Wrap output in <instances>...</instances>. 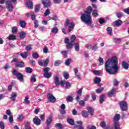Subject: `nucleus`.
I'll return each instance as SVG.
<instances>
[{"label":"nucleus","instance_id":"nucleus-45","mask_svg":"<svg viewBox=\"0 0 129 129\" xmlns=\"http://www.w3.org/2000/svg\"><path fill=\"white\" fill-rule=\"evenodd\" d=\"M67 100L69 102H72V101H73V97L72 96H69L67 97Z\"/></svg>","mask_w":129,"mask_h":129},{"label":"nucleus","instance_id":"nucleus-64","mask_svg":"<svg viewBox=\"0 0 129 129\" xmlns=\"http://www.w3.org/2000/svg\"><path fill=\"white\" fill-rule=\"evenodd\" d=\"M17 118L18 120H22L24 118V116L23 115H19Z\"/></svg>","mask_w":129,"mask_h":129},{"label":"nucleus","instance_id":"nucleus-5","mask_svg":"<svg viewBox=\"0 0 129 129\" xmlns=\"http://www.w3.org/2000/svg\"><path fill=\"white\" fill-rule=\"evenodd\" d=\"M6 5L7 6V9L9 12H13V10H14V6L12 5V2L10 1H7L5 2Z\"/></svg>","mask_w":129,"mask_h":129},{"label":"nucleus","instance_id":"nucleus-21","mask_svg":"<svg viewBox=\"0 0 129 129\" xmlns=\"http://www.w3.org/2000/svg\"><path fill=\"white\" fill-rule=\"evenodd\" d=\"M120 119V114H117L115 115L114 117V120H115V122H117L118 120Z\"/></svg>","mask_w":129,"mask_h":129},{"label":"nucleus","instance_id":"nucleus-13","mask_svg":"<svg viewBox=\"0 0 129 129\" xmlns=\"http://www.w3.org/2000/svg\"><path fill=\"white\" fill-rule=\"evenodd\" d=\"M84 13L91 15V13H92V7L91 6L88 7L87 8L86 11H84Z\"/></svg>","mask_w":129,"mask_h":129},{"label":"nucleus","instance_id":"nucleus-34","mask_svg":"<svg viewBox=\"0 0 129 129\" xmlns=\"http://www.w3.org/2000/svg\"><path fill=\"white\" fill-rule=\"evenodd\" d=\"M114 129H120V127L118 124V122H114Z\"/></svg>","mask_w":129,"mask_h":129},{"label":"nucleus","instance_id":"nucleus-22","mask_svg":"<svg viewBox=\"0 0 129 129\" xmlns=\"http://www.w3.org/2000/svg\"><path fill=\"white\" fill-rule=\"evenodd\" d=\"M19 25H20L21 28H23V29L26 28V21L21 20L19 22Z\"/></svg>","mask_w":129,"mask_h":129},{"label":"nucleus","instance_id":"nucleus-32","mask_svg":"<svg viewBox=\"0 0 129 129\" xmlns=\"http://www.w3.org/2000/svg\"><path fill=\"white\" fill-rule=\"evenodd\" d=\"M41 10V5H37L35 6V11L36 13H38Z\"/></svg>","mask_w":129,"mask_h":129},{"label":"nucleus","instance_id":"nucleus-49","mask_svg":"<svg viewBox=\"0 0 129 129\" xmlns=\"http://www.w3.org/2000/svg\"><path fill=\"white\" fill-rule=\"evenodd\" d=\"M113 83L114 86H117V85H118V84L119 83V82L116 79H114L113 81Z\"/></svg>","mask_w":129,"mask_h":129},{"label":"nucleus","instance_id":"nucleus-52","mask_svg":"<svg viewBox=\"0 0 129 129\" xmlns=\"http://www.w3.org/2000/svg\"><path fill=\"white\" fill-rule=\"evenodd\" d=\"M60 64H61V60H57L56 61H55V62H54V66H59V65H60Z\"/></svg>","mask_w":129,"mask_h":129},{"label":"nucleus","instance_id":"nucleus-54","mask_svg":"<svg viewBox=\"0 0 129 129\" xmlns=\"http://www.w3.org/2000/svg\"><path fill=\"white\" fill-rule=\"evenodd\" d=\"M25 70L27 73H32V69L31 68H26Z\"/></svg>","mask_w":129,"mask_h":129},{"label":"nucleus","instance_id":"nucleus-4","mask_svg":"<svg viewBox=\"0 0 129 129\" xmlns=\"http://www.w3.org/2000/svg\"><path fill=\"white\" fill-rule=\"evenodd\" d=\"M38 63L40 66L46 67V66H48V63H49V58H46L45 60L43 59L40 60Z\"/></svg>","mask_w":129,"mask_h":129},{"label":"nucleus","instance_id":"nucleus-14","mask_svg":"<svg viewBox=\"0 0 129 129\" xmlns=\"http://www.w3.org/2000/svg\"><path fill=\"white\" fill-rule=\"evenodd\" d=\"M16 66L19 68H23V67H25V64L23 61H19L16 63Z\"/></svg>","mask_w":129,"mask_h":129},{"label":"nucleus","instance_id":"nucleus-24","mask_svg":"<svg viewBox=\"0 0 129 129\" xmlns=\"http://www.w3.org/2000/svg\"><path fill=\"white\" fill-rule=\"evenodd\" d=\"M43 75L45 78H47V79L51 78V77H52V73H44Z\"/></svg>","mask_w":129,"mask_h":129},{"label":"nucleus","instance_id":"nucleus-35","mask_svg":"<svg viewBox=\"0 0 129 129\" xmlns=\"http://www.w3.org/2000/svg\"><path fill=\"white\" fill-rule=\"evenodd\" d=\"M113 42L116 43H120L121 42V38H114L113 39Z\"/></svg>","mask_w":129,"mask_h":129},{"label":"nucleus","instance_id":"nucleus-44","mask_svg":"<svg viewBox=\"0 0 129 129\" xmlns=\"http://www.w3.org/2000/svg\"><path fill=\"white\" fill-rule=\"evenodd\" d=\"M31 82H36V75H33L31 76Z\"/></svg>","mask_w":129,"mask_h":129},{"label":"nucleus","instance_id":"nucleus-62","mask_svg":"<svg viewBox=\"0 0 129 129\" xmlns=\"http://www.w3.org/2000/svg\"><path fill=\"white\" fill-rule=\"evenodd\" d=\"M79 104L81 106H84L85 105V103L84 102V101L81 100L79 101Z\"/></svg>","mask_w":129,"mask_h":129},{"label":"nucleus","instance_id":"nucleus-20","mask_svg":"<svg viewBox=\"0 0 129 129\" xmlns=\"http://www.w3.org/2000/svg\"><path fill=\"white\" fill-rule=\"evenodd\" d=\"M89 113H90V115L92 116L93 115V113L94 112V110H93V108L91 107H88L87 108Z\"/></svg>","mask_w":129,"mask_h":129},{"label":"nucleus","instance_id":"nucleus-59","mask_svg":"<svg viewBox=\"0 0 129 129\" xmlns=\"http://www.w3.org/2000/svg\"><path fill=\"white\" fill-rule=\"evenodd\" d=\"M0 127L1 129H5V123H4V122L0 121Z\"/></svg>","mask_w":129,"mask_h":129},{"label":"nucleus","instance_id":"nucleus-9","mask_svg":"<svg viewBox=\"0 0 129 129\" xmlns=\"http://www.w3.org/2000/svg\"><path fill=\"white\" fill-rule=\"evenodd\" d=\"M33 122L36 125H40L41 124V119L36 116L33 119Z\"/></svg>","mask_w":129,"mask_h":129},{"label":"nucleus","instance_id":"nucleus-31","mask_svg":"<svg viewBox=\"0 0 129 129\" xmlns=\"http://www.w3.org/2000/svg\"><path fill=\"white\" fill-rule=\"evenodd\" d=\"M101 81V79L100 78L96 77L94 79V82L95 84L99 83Z\"/></svg>","mask_w":129,"mask_h":129},{"label":"nucleus","instance_id":"nucleus-38","mask_svg":"<svg viewBox=\"0 0 129 129\" xmlns=\"http://www.w3.org/2000/svg\"><path fill=\"white\" fill-rule=\"evenodd\" d=\"M20 56L22 57L23 59H26L28 57V52H24V53H20Z\"/></svg>","mask_w":129,"mask_h":129},{"label":"nucleus","instance_id":"nucleus-43","mask_svg":"<svg viewBox=\"0 0 129 129\" xmlns=\"http://www.w3.org/2000/svg\"><path fill=\"white\" fill-rule=\"evenodd\" d=\"M70 87H71V83H70L69 82H67L66 83V88L67 89H69Z\"/></svg>","mask_w":129,"mask_h":129},{"label":"nucleus","instance_id":"nucleus-16","mask_svg":"<svg viewBox=\"0 0 129 129\" xmlns=\"http://www.w3.org/2000/svg\"><path fill=\"white\" fill-rule=\"evenodd\" d=\"M92 16L94 18H97V17H98V16H99V14H98V10H94L92 12Z\"/></svg>","mask_w":129,"mask_h":129},{"label":"nucleus","instance_id":"nucleus-50","mask_svg":"<svg viewBox=\"0 0 129 129\" xmlns=\"http://www.w3.org/2000/svg\"><path fill=\"white\" fill-rule=\"evenodd\" d=\"M61 53L63 56V57L67 58V51H61Z\"/></svg>","mask_w":129,"mask_h":129},{"label":"nucleus","instance_id":"nucleus-42","mask_svg":"<svg viewBox=\"0 0 129 129\" xmlns=\"http://www.w3.org/2000/svg\"><path fill=\"white\" fill-rule=\"evenodd\" d=\"M32 57L34 59H38L39 58V54L37 52H34L32 54Z\"/></svg>","mask_w":129,"mask_h":129},{"label":"nucleus","instance_id":"nucleus-51","mask_svg":"<svg viewBox=\"0 0 129 129\" xmlns=\"http://www.w3.org/2000/svg\"><path fill=\"white\" fill-rule=\"evenodd\" d=\"M116 16L118 19H120L121 18V16H122V13L121 12H117L116 13Z\"/></svg>","mask_w":129,"mask_h":129},{"label":"nucleus","instance_id":"nucleus-2","mask_svg":"<svg viewBox=\"0 0 129 129\" xmlns=\"http://www.w3.org/2000/svg\"><path fill=\"white\" fill-rule=\"evenodd\" d=\"M81 20L86 25H91L92 24V18L90 14L84 12L81 15Z\"/></svg>","mask_w":129,"mask_h":129},{"label":"nucleus","instance_id":"nucleus-3","mask_svg":"<svg viewBox=\"0 0 129 129\" xmlns=\"http://www.w3.org/2000/svg\"><path fill=\"white\" fill-rule=\"evenodd\" d=\"M13 75H15L17 79L21 82H24V76L21 73H19L16 70L12 71Z\"/></svg>","mask_w":129,"mask_h":129},{"label":"nucleus","instance_id":"nucleus-11","mask_svg":"<svg viewBox=\"0 0 129 129\" xmlns=\"http://www.w3.org/2000/svg\"><path fill=\"white\" fill-rule=\"evenodd\" d=\"M19 37L20 39H25L26 38V36H27V33H26V32L25 31H21L20 32H19Z\"/></svg>","mask_w":129,"mask_h":129},{"label":"nucleus","instance_id":"nucleus-17","mask_svg":"<svg viewBox=\"0 0 129 129\" xmlns=\"http://www.w3.org/2000/svg\"><path fill=\"white\" fill-rule=\"evenodd\" d=\"M26 5L27 7H28L29 8V9H33L34 5H33V2L30 1H28L26 2Z\"/></svg>","mask_w":129,"mask_h":129},{"label":"nucleus","instance_id":"nucleus-58","mask_svg":"<svg viewBox=\"0 0 129 129\" xmlns=\"http://www.w3.org/2000/svg\"><path fill=\"white\" fill-rule=\"evenodd\" d=\"M103 88H98L97 90H96V92H97V93H100V92H101V91H103Z\"/></svg>","mask_w":129,"mask_h":129},{"label":"nucleus","instance_id":"nucleus-7","mask_svg":"<svg viewBox=\"0 0 129 129\" xmlns=\"http://www.w3.org/2000/svg\"><path fill=\"white\" fill-rule=\"evenodd\" d=\"M42 4L43 5L44 8H49V7H51V1L49 0L42 1Z\"/></svg>","mask_w":129,"mask_h":129},{"label":"nucleus","instance_id":"nucleus-27","mask_svg":"<svg viewBox=\"0 0 129 129\" xmlns=\"http://www.w3.org/2000/svg\"><path fill=\"white\" fill-rule=\"evenodd\" d=\"M81 114L82 116H84V117H88V112L86 110L82 111Z\"/></svg>","mask_w":129,"mask_h":129},{"label":"nucleus","instance_id":"nucleus-60","mask_svg":"<svg viewBox=\"0 0 129 129\" xmlns=\"http://www.w3.org/2000/svg\"><path fill=\"white\" fill-rule=\"evenodd\" d=\"M99 24L102 25V24H104V23H105V20H104V19H100L99 20Z\"/></svg>","mask_w":129,"mask_h":129},{"label":"nucleus","instance_id":"nucleus-30","mask_svg":"<svg viewBox=\"0 0 129 129\" xmlns=\"http://www.w3.org/2000/svg\"><path fill=\"white\" fill-rule=\"evenodd\" d=\"M67 121H68V123H69V124H70V125H74V124H75L74 120H73L71 118L68 119Z\"/></svg>","mask_w":129,"mask_h":129},{"label":"nucleus","instance_id":"nucleus-36","mask_svg":"<svg viewBox=\"0 0 129 129\" xmlns=\"http://www.w3.org/2000/svg\"><path fill=\"white\" fill-rule=\"evenodd\" d=\"M98 61L99 62V65L100 66L101 65H103V62L104 61L103 60V58L102 57H99Z\"/></svg>","mask_w":129,"mask_h":129},{"label":"nucleus","instance_id":"nucleus-40","mask_svg":"<svg viewBox=\"0 0 129 129\" xmlns=\"http://www.w3.org/2000/svg\"><path fill=\"white\" fill-rule=\"evenodd\" d=\"M75 40H76V36H75V35H72L71 37H70V41L71 43H73V42H74Z\"/></svg>","mask_w":129,"mask_h":129},{"label":"nucleus","instance_id":"nucleus-28","mask_svg":"<svg viewBox=\"0 0 129 129\" xmlns=\"http://www.w3.org/2000/svg\"><path fill=\"white\" fill-rule=\"evenodd\" d=\"M107 32L109 36H112V28L111 27H108L107 28Z\"/></svg>","mask_w":129,"mask_h":129},{"label":"nucleus","instance_id":"nucleus-33","mask_svg":"<svg viewBox=\"0 0 129 129\" xmlns=\"http://www.w3.org/2000/svg\"><path fill=\"white\" fill-rule=\"evenodd\" d=\"M8 40L9 41H12V40H16V36L14 35V34L10 35L8 37Z\"/></svg>","mask_w":129,"mask_h":129},{"label":"nucleus","instance_id":"nucleus-29","mask_svg":"<svg viewBox=\"0 0 129 129\" xmlns=\"http://www.w3.org/2000/svg\"><path fill=\"white\" fill-rule=\"evenodd\" d=\"M74 46V44L72 42H70L66 45L67 49H71Z\"/></svg>","mask_w":129,"mask_h":129},{"label":"nucleus","instance_id":"nucleus-41","mask_svg":"<svg viewBox=\"0 0 129 129\" xmlns=\"http://www.w3.org/2000/svg\"><path fill=\"white\" fill-rule=\"evenodd\" d=\"M50 14H51V12H50V10L49 9H47L44 14V17H47V16H49V15H50Z\"/></svg>","mask_w":129,"mask_h":129},{"label":"nucleus","instance_id":"nucleus-56","mask_svg":"<svg viewBox=\"0 0 129 129\" xmlns=\"http://www.w3.org/2000/svg\"><path fill=\"white\" fill-rule=\"evenodd\" d=\"M70 61H71V60L70 58H68L66 60L65 64L67 66H69V65H70Z\"/></svg>","mask_w":129,"mask_h":129},{"label":"nucleus","instance_id":"nucleus-18","mask_svg":"<svg viewBox=\"0 0 129 129\" xmlns=\"http://www.w3.org/2000/svg\"><path fill=\"white\" fill-rule=\"evenodd\" d=\"M122 67L123 69H125V70H127L128 69V63H127L125 61H123L122 62Z\"/></svg>","mask_w":129,"mask_h":129},{"label":"nucleus","instance_id":"nucleus-26","mask_svg":"<svg viewBox=\"0 0 129 129\" xmlns=\"http://www.w3.org/2000/svg\"><path fill=\"white\" fill-rule=\"evenodd\" d=\"M115 88H113L112 89L111 91H110L108 93L109 96H112L114 93H115Z\"/></svg>","mask_w":129,"mask_h":129},{"label":"nucleus","instance_id":"nucleus-57","mask_svg":"<svg viewBox=\"0 0 129 129\" xmlns=\"http://www.w3.org/2000/svg\"><path fill=\"white\" fill-rule=\"evenodd\" d=\"M50 69H50V68H45L43 69V72H44V73H48V72L50 71Z\"/></svg>","mask_w":129,"mask_h":129},{"label":"nucleus","instance_id":"nucleus-8","mask_svg":"<svg viewBox=\"0 0 129 129\" xmlns=\"http://www.w3.org/2000/svg\"><path fill=\"white\" fill-rule=\"evenodd\" d=\"M47 98L50 102H52V103H53V102L56 101V98H55L54 96L52 94H48Z\"/></svg>","mask_w":129,"mask_h":129},{"label":"nucleus","instance_id":"nucleus-63","mask_svg":"<svg viewBox=\"0 0 129 129\" xmlns=\"http://www.w3.org/2000/svg\"><path fill=\"white\" fill-rule=\"evenodd\" d=\"M87 127L88 129H96V126L94 125H92V126L89 125Z\"/></svg>","mask_w":129,"mask_h":129},{"label":"nucleus","instance_id":"nucleus-46","mask_svg":"<svg viewBox=\"0 0 129 129\" xmlns=\"http://www.w3.org/2000/svg\"><path fill=\"white\" fill-rule=\"evenodd\" d=\"M63 77H64L65 79H68L69 78V74L67 73V72H64L63 74Z\"/></svg>","mask_w":129,"mask_h":129},{"label":"nucleus","instance_id":"nucleus-6","mask_svg":"<svg viewBox=\"0 0 129 129\" xmlns=\"http://www.w3.org/2000/svg\"><path fill=\"white\" fill-rule=\"evenodd\" d=\"M120 106L122 110H123L124 111H125V110H126L127 109V105L126 104V102L121 101L120 102Z\"/></svg>","mask_w":129,"mask_h":129},{"label":"nucleus","instance_id":"nucleus-55","mask_svg":"<svg viewBox=\"0 0 129 129\" xmlns=\"http://www.w3.org/2000/svg\"><path fill=\"white\" fill-rule=\"evenodd\" d=\"M18 32V28L17 27H13L12 28V33H15Z\"/></svg>","mask_w":129,"mask_h":129},{"label":"nucleus","instance_id":"nucleus-37","mask_svg":"<svg viewBox=\"0 0 129 129\" xmlns=\"http://www.w3.org/2000/svg\"><path fill=\"white\" fill-rule=\"evenodd\" d=\"M75 51H77V52H79V50H80L79 44L77 43L75 44Z\"/></svg>","mask_w":129,"mask_h":129},{"label":"nucleus","instance_id":"nucleus-53","mask_svg":"<svg viewBox=\"0 0 129 129\" xmlns=\"http://www.w3.org/2000/svg\"><path fill=\"white\" fill-rule=\"evenodd\" d=\"M9 120L10 123H12L14 121V116L13 115L10 116L9 118Z\"/></svg>","mask_w":129,"mask_h":129},{"label":"nucleus","instance_id":"nucleus-47","mask_svg":"<svg viewBox=\"0 0 129 129\" xmlns=\"http://www.w3.org/2000/svg\"><path fill=\"white\" fill-rule=\"evenodd\" d=\"M70 24V20L68 19H66L65 23H64V27H68L69 24Z\"/></svg>","mask_w":129,"mask_h":129},{"label":"nucleus","instance_id":"nucleus-25","mask_svg":"<svg viewBox=\"0 0 129 129\" xmlns=\"http://www.w3.org/2000/svg\"><path fill=\"white\" fill-rule=\"evenodd\" d=\"M52 116L49 115L48 116V118H47L46 122L47 124H48V125L51 124V122H52Z\"/></svg>","mask_w":129,"mask_h":129},{"label":"nucleus","instance_id":"nucleus-23","mask_svg":"<svg viewBox=\"0 0 129 129\" xmlns=\"http://www.w3.org/2000/svg\"><path fill=\"white\" fill-rule=\"evenodd\" d=\"M105 97V94H103V95H101L100 97L99 102L101 104L102 103H103V102L104 101V98Z\"/></svg>","mask_w":129,"mask_h":129},{"label":"nucleus","instance_id":"nucleus-12","mask_svg":"<svg viewBox=\"0 0 129 129\" xmlns=\"http://www.w3.org/2000/svg\"><path fill=\"white\" fill-rule=\"evenodd\" d=\"M54 84L56 85V86H59L60 85V81H59V77L58 76H54Z\"/></svg>","mask_w":129,"mask_h":129},{"label":"nucleus","instance_id":"nucleus-10","mask_svg":"<svg viewBox=\"0 0 129 129\" xmlns=\"http://www.w3.org/2000/svg\"><path fill=\"white\" fill-rule=\"evenodd\" d=\"M74 27H75V23L74 22H71L70 23V26H69L68 32L70 33L73 31V29H74Z\"/></svg>","mask_w":129,"mask_h":129},{"label":"nucleus","instance_id":"nucleus-48","mask_svg":"<svg viewBox=\"0 0 129 129\" xmlns=\"http://www.w3.org/2000/svg\"><path fill=\"white\" fill-rule=\"evenodd\" d=\"M24 101L26 104H30V101L29 100V97L28 96L25 97Z\"/></svg>","mask_w":129,"mask_h":129},{"label":"nucleus","instance_id":"nucleus-39","mask_svg":"<svg viewBox=\"0 0 129 129\" xmlns=\"http://www.w3.org/2000/svg\"><path fill=\"white\" fill-rule=\"evenodd\" d=\"M58 28L54 27L52 28L51 31L53 34H57V33H58Z\"/></svg>","mask_w":129,"mask_h":129},{"label":"nucleus","instance_id":"nucleus-61","mask_svg":"<svg viewBox=\"0 0 129 129\" xmlns=\"http://www.w3.org/2000/svg\"><path fill=\"white\" fill-rule=\"evenodd\" d=\"M56 126L58 129H62V124L58 123L56 124Z\"/></svg>","mask_w":129,"mask_h":129},{"label":"nucleus","instance_id":"nucleus-15","mask_svg":"<svg viewBox=\"0 0 129 129\" xmlns=\"http://www.w3.org/2000/svg\"><path fill=\"white\" fill-rule=\"evenodd\" d=\"M114 24L116 27H119L121 24H122V21H121L120 19H118L117 20H116Z\"/></svg>","mask_w":129,"mask_h":129},{"label":"nucleus","instance_id":"nucleus-1","mask_svg":"<svg viewBox=\"0 0 129 129\" xmlns=\"http://www.w3.org/2000/svg\"><path fill=\"white\" fill-rule=\"evenodd\" d=\"M117 62V58L116 57L108 59L105 63L106 73L110 75L116 74L119 69Z\"/></svg>","mask_w":129,"mask_h":129},{"label":"nucleus","instance_id":"nucleus-19","mask_svg":"<svg viewBox=\"0 0 129 129\" xmlns=\"http://www.w3.org/2000/svg\"><path fill=\"white\" fill-rule=\"evenodd\" d=\"M16 98H17V93L13 92L11 94V97L10 99L12 101H15V100H16Z\"/></svg>","mask_w":129,"mask_h":129}]
</instances>
